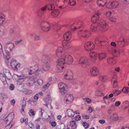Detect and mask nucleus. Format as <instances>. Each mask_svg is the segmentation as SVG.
<instances>
[{
  "mask_svg": "<svg viewBox=\"0 0 129 129\" xmlns=\"http://www.w3.org/2000/svg\"><path fill=\"white\" fill-rule=\"evenodd\" d=\"M64 53V49L62 48L59 47L56 50V55L57 56L60 55L62 56L56 62L57 71L58 72H61L64 68V65L66 64H70L73 61V58L71 56Z\"/></svg>",
  "mask_w": 129,
  "mask_h": 129,
  "instance_id": "f257e3e1",
  "label": "nucleus"
},
{
  "mask_svg": "<svg viewBox=\"0 0 129 129\" xmlns=\"http://www.w3.org/2000/svg\"><path fill=\"white\" fill-rule=\"evenodd\" d=\"M100 13L97 12L93 16L91 19V20L94 21L95 22L92 23L91 27L90 29L93 32L97 30V27L99 28V15Z\"/></svg>",
  "mask_w": 129,
  "mask_h": 129,
  "instance_id": "f03ea898",
  "label": "nucleus"
},
{
  "mask_svg": "<svg viewBox=\"0 0 129 129\" xmlns=\"http://www.w3.org/2000/svg\"><path fill=\"white\" fill-rule=\"evenodd\" d=\"M47 8L49 10H52L54 9L55 6L52 4L47 5L45 6L41 7L37 13V15L39 18H41L43 16L44 11L46 10Z\"/></svg>",
  "mask_w": 129,
  "mask_h": 129,
  "instance_id": "7ed1b4c3",
  "label": "nucleus"
},
{
  "mask_svg": "<svg viewBox=\"0 0 129 129\" xmlns=\"http://www.w3.org/2000/svg\"><path fill=\"white\" fill-rule=\"evenodd\" d=\"M40 25L41 29L44 32H48L51 28L50 24L45 20H43L41 22Z\"/></svg>",
  "mask_w": 129,
  "mask_h": 129,
  "instance_id": "20e7f679",
  "label": "nucleus"
},
{
  "mask_svg": "<svg viewBox=\"0 0 129 129\" xmlns=\"http://www.w3.org/2000/svg\"><path fill=\"white\" fill-rule=\"evenodd\" d=\"M78 63L82 67L86 68L89 64V61L88 58L85 57H81L79 59Z\"/></svg>",
  "mask_w": 129,
  "mask_h": 129,
  "instance_id": "39448f33",
  "label": "nucleus"
},
{
  "mask_svg": "<svg viewBox=\"0 0 129 129\" xmlns=\"http://www.w3.org/2000/svg\"><path fill=\"white\" fill-rule=\"evenodd\" d=\"M40 66L38 65H35L33 67V68H30L27 69V71L29 75H31L35 73H40L42 72Z\"/></svg>",
  "mask_w": 129,
  "mask_h": 129,
  "instance_id": "423d86ee",
  "label": "nucleus"
},
{
  "mask_svg": "<svg viewBox=\"0 0 129 129\" xmlns=\"http://www.w3.org/2000/svg\"><path fill=\"white\" fill-rule=\"evenodd\" d=\"M68 2L64 0H57L56 4L57 6L60 9H63L68 5Z\"/></svg>",
  "mask_w": 129,
  "mask_h": 129,
  "instance_id": "0eeeda50",
  "label": "nucleus"
},
{
  "mask_svg": "<svg viewBox=\"0 0 129 129\" xmlns=\"http://www.w3.org/2000/svg\"><path fill=\"white\" fill-rule=\"evenodd\" d=\"M63 78L68 80H71L73 79V72L70 70H66L64 73Z\"/></svg>",
  "mask_w": 129,
  "mask_h": 129,
  "instance_id": "6e6552de",
  "label": "nucleus"
},
{
  "mask_svg": "<svg viewBox=\"0 0 129 129\" xmlns=\"http://www.w3.org/2000/svg\"><path fill=\"white\" fill-rule=\"evenodd\" d=\"M78 36L80 37L88 38L91 35L90 31L87 29H83L79 31L78 33Z\"/></svg>",
  "mask_w": 129,
  "mask_h": 129,
  "instance_id": "1a4fd4ad",
  "label": "nucleus"
},
{
  "mask_svg": "<svg viewBox=\"0 0 129 129\" xmlns=\"http://www.w3.org/2000/svg\"><path fill=\"white\" fill-rule=\"evenodd\" d=\"M99 29L103 31L107 30L108 28V26L105 21L102 20H100L99 19Z\"/></svg>",
  "mask_w": 129,
  "mask_h": 129,
  "instance_id": "9d476101",
  "label": "nucleus"
},
{
  "mask_svg": "<svg viewBox=\"0 0 129 129\" xmlns=\"http://www.w3.org/2000/svg\"><path fill=\"white\" fill-rule=\"evenodd\" d=\"M45 57L46 61L44 63L42 68L44 71H48L50 69L49 63L50 60V58L48 56H45Z\"/></svg>",
  "mask_w": 129,
  "mask_h": 129,
  "instance_id": "9b49d317",
  "label": "nucleus"
},
{
  "mask_svg": "<svg viewBox=\"0 0 129 129\" xmlns=\"http://www.w3.org/2000/svg\"><path fill=\"white\" fill-rule=\"evenodd\" d=\"M17 60L14 59H11L10 61V66L11 68L14 70H17L20 66V64L16 62Z\"/></svg>",
  "mask_w": 129,
  "mask_h": 129,
  "instance_id": "f8f14e48",
  "label": "nucleus"
},
{
  "mask_svg": "<svg viewBox=\"0 0 129 129\" xmlns=\"http://www.w3.org/2000/svg\"><path fill=\"white\" fill-rule=\"evenodd\" d=\"M58 86L59 91L62 95H63L67 93V91L66 89L67 86L65 84L60 82L58 84Z\"/></svg>",
  "mask_w": 129,
  "mask_h": 129,
  "instance_id": "ddd939ff",
  "label": "nucleus"
},
{
  "mask_svg": "<svg viewBox=\"0 0 129 129\" xmlns=\"http://www.w3.org/2000/svg\"><path fill=\"white\" fill-rule=\"evenodd\" d=\"M62 99L64 102L68 104L73 100L74 98L72 94H67Z\"/></svg>",
  "mask_w": 129,
  "mask_h": 129,
  "instance_id": "4468645a",
  "label": "nucleus"
},
{
  "mask_svg": "<svg viewBox=\"0 0 129 129\" xmlns=\"http://www.w3.org/2000/svg\"><path fill=\"white\" fill-rule=\"evenodd\" d=\"M95 47L94 44L90 42H88L84 44L85 49L87 51L92 50Z\"/></svg>",
  "mask_w": 129,
  "mask_h": 129,
  "instance_id": "2eb2a0df",
  "label": "nucleus"
},
{
  "mask_svg": "<svg viewBox=\"0 0 129 129\" xmlns=\"http://www.w3.org/2000/svg\"><path fill=\"white\" fill-rule=\"evenodd\" d=\"M10 39L12 40H13L14 38H16L18 36V34L14 30V28H11L9 30Z\"/></svg>",
  "mask_w": 129,
  "mask_h": 129,
  "instance_id": "dca6fc26",
  "label": "nucleus"
},
{
  "mask_svg": "<svg viewBox=\"0 0 129 129\" xmlns=\"http://www.w3.org/2000/svg\"><path fill=\"white\" fill-rule=\"evenodd\" d=\"M119 3L116 1H112L107 4L106 5L107 8H116L119 5Z\"/></svg>",
  "mask_w": 129,
  "mask_h": 129,
  "instance_id": "f3484780",
  "label": "nucleus"
},
{
  "mask_svg": "<svg viewBox=\"0 0 129 129\" xmlns=\"http://www.w3.org/2000/svg\"><path fill=\"white\" fill-rule=\"evenodd\" d=\"M5 76L3 74L0 73V79L2 81V82L3 83L4 85L6 87H7L8 84L7 81V80H8V78L6 76V74L5 73H4Z\"/></svg>",
  "mask_w": 129,
  "mask_h": 129,
  "instance_id": "a211bd4d",
  "label": "nucleus"
},
{
  "mask_svg": "<svg viewBox=\"0 0 129 129\" xmlns=\"http://www.w3.org/2000/svg\"><path fill=\"white\" fill-rule=\"evenodd\" d=\"M82 25V21H79L76 22L72 25L71 26H69V28H71L72 29L75 30L77 28H80Z\"/></svg>",
  "mask_w": 129,
  "mask_h": 129,
  "instance_id": "6ab92c4d",
  "label": "nucleus"
},
{
  "mask_svg": "<svg viewBox=\"0 0 129 129\" xmlns=\"http://www.w3.org/2000/svg\"><path fill=\"white\" fill-rule=\"evenodd\" d=\"M72 37L71 31H69L66 32L63 35V38L65 40L68 41L70 40Z\"/></svg>",
  "mask_w": 129,
  "mask_h": 129,
  "instance_id": "aec40b11",
  "label": "nucleus"
},
{
  "mask_svg": "<svg viewBox=\"0 0 129 129\" xmlns=\"http://www.w3.org/2000/svg\"><path fill=\"white\" fill-rule=\"evenodd\" d=\"M90 72L92 76H96L99 73V70L97 68L94 67L90 69Z\"/></svg>",
  "mask_w": 129,
  "mask_h": 129,
  "instance_id": "412c9836",
  "label": "nucleus"
},
{
  "mask_svg": "<svg viewBox=\"0 0 129 129\" xmlns=\"http://www.w3.org/2000/svg\"><path fill=\"white\" fill-rule=\"evenodd\" d=\"M8 44L7 43L6 44L4 47L6 53V55L4 56V59L7 65L8 64Z\"/></svg>",
  "mask_w": 129,
  "mask_h": 129,
  "instance_id": "4be33fe9",
  "label": "nucleus"
},
{
  "mask_svg": "<svg viewBox=\"0 0 129 129\" xmlns=\"http://www.w3.org/2000/svg\"><path fill=\"white\" fill-rule=\"evenodd\" d=\"M107 3L106 0H98L97 1V4L100 7H104Z\"/></svg>",
  "mask_w": 129,
  "mask_h": 129,
  "instance_id": "5701e85b",
  "label": "nucleus"
},
{
  "mask_svg": "<svg viewBox=\"0 0 129 129\" xmlns=\"http://www.w3.org/2000/svg\"><path fill=\"white\" fill-rule=\"evenodd\" d=\"M27 81L29 84L30 85H32L35 83H36L35 82V78L33 76H31L29 77L27 80Z\"/></svg>",
  "mask_w": 129,
  "mask_h": 129,
  "instance_id": "b1692460",
  "label": "nucleus"
},
{
  "mask_svg": "<svg viewBox=\"0 0 129 129\" xmlns=\"http://www.w3.org/2000/svg\"><path fill=\"white\" fill-rule=\"evenodd\" d=\"M117 77L116 75L113 76L111 80V82H113V87H115L117 85V83L116 81Z\"/></svg>",
  "mask_w": 129,
  "mask_h": 129,
  "instance_id": "393cba45",
  "label": "nucleus"
},
{
  "mask_svg": "<svg viewBox=\"0 0 129 129\" xmlns=\"http://www.w3.org/2000/svg\"><path fill=\"white\" fill-rule=\"evenodd\" d=\"M116 60L112 57H110L108 58L107 62L108 63L111 64H114L116 62Z\"/></svg>",
  "mask_w": 129,
  "mask_h": 129,
  "instance_id": "a878e982",
  "label": "nucleus"
},
{
  "mask_svg": "<svg viewBox=\"0 0 129 129\" xmlns=\"http://www.w3.org/2000/svg\"><path fill=\"white\" fill-rule=\"evenodd\" d=\"M90 55L92 60L94 61L96 59L97 55L96 53L91 52L90 53Z\"/></svg>",
  "mask_w": 129,
  "mask_h": 129,
  "instance_id": "bb28decb",
  "label": "nucleus"
},
{
  "mask_svg": "<svg viewBox=\"0 0 129 129\" xmlns=\"http://www.w3.org/2000/svg\"><path fill=\"white\" fill-rule=\"evenodd\" d=\"M110 52L116 57H118L120 56V52L118 51H117L115 49H113L110 51Z\"/></svg>",
  "mask_w": 129,
  "mask_h": 129,
  "instance_id": "cd10ccee",
  "label": "nucleus"
},
{
  "mask_svg": "<svg viewBox=\"0 0 129 129\" xmlns=\"http://www.w3.org/2000/svg\"><path fill=\"white\" fill-rule=\"evenodd\" d=\"M63 47L64 49H68L71 47L70 44L67 41H63Z\"/></svg>",
  "mask_w": 129,
  "mask_h": 129,
  "instance_id": "c85d7f7f",
  "label": "nucleus"
},
{
  "mask_svg": "<svg viewBox=\"0 0 129 129\" xmlns=\"http://www.w3.org/2000/svg\"><path fill=\"white\" fill-rule=\"evenodd\" d=\"M15 47V46L13 43L12 42L9 43V49L10 52H12Z\"/></svg>",
  "mask_w": 129,
  "mask_h": 129,
  "instance_id": "c756f323",
  "label": "nucleus"
},
{
  "mask_svg": "<svg viewBox=\"0 0 129 129\" xmlns=\"http://www.w3.org/2000/svg\"><path fill=\"white\" fill-rule=\"evenodd\" d=\"M69 125L72 127V129H76L77 125L75 121L72 120L70 121Z\"/></svg>",
  "mask_w": 129,
  "mask_h": 129,
  "instance_id": "7c9ffc66",
  "label": "nucleus"
},
{
  "mask_svg": "<svg viewBox=\"0 0 129 129\" xmlns=\"http://www.w3.org/2000/svg\"><path fill=\"white\" fill-rule=\"evenodd\" d=\"M67 113L68 116L70 117H73L75 114L74 112L70 109H68L67 110Z\"/></svg>",
  "mask_w": 129,
  "mask_h": 129,
  "instance_id": "2f4dec72",
  "label": "nucleus"
},
{
  "mask_svg": "<svg viewBox=\"0 0 129 129\" xmlns=\"http://www.w3.org/2000/svg\"><path fill=\"white\" fill-rule=\"evenodd\" d=\"M105 41L103 39H101V38H97L96 39L95 43L96 45H98H98H101V43L104 42Z\"/></svg>",
  "mask_w": 129,
  "mask_h": 129,
  "instance_id": "473e14b6",
  "label": "nucleus"
},
{
  "mask_svg": "<svg viewBox=\"0 0 129 129\" xmlns=\"http://www.w3.org/2000/svg\"><path fill=\"white\" fill-rule=\"evenodd\" d=\"M106 56V55L104 53H102L98 54L99 59L100 61L105 58Z\"/></svg>",
  "mask_w": 129,
  "mask_h": 129,
  "instance_id": "72a5a7b5",
  "label": "nucleus"
},
{
  "mask_svg": "<svg viewBox=\"0 0 129 129\" xmlns=\"http://www.w3.org/2000/svg\"><path fill=\"white\" fill-rule=\"evenodd\" d=\"M5 20V17L4 15L2 13H0V25L3 23Z\"/></svg>",
  "mask_w": 129,
  "mask_h": 129,
  "instance_id": "f704fd0d",
  "label": "nucleus"
},
{
  "mask_svg": "<svg viewBox=\"0 0 129 129\" xmlns=\"http://www.w3.org/2000/svg\"><path fill=\"white\" fill-rule=\"evenodd\" d=\"M59 13V11L58 10L55 9L51 12V14L53 16L56 17L58 16Z\"/></svg>",
  "mask_w": 129,
  "mask_h": 129,
  "instance_id": "c9c22d12",
  "label": "nucleus"
},
{
  "mask_svg": "<svg viewBox=\"0 0 129 129\" xmlns=\"http://www.w3.org/2000/svg\"><path fill=\"white\" fill-rule=\"evenodd\" d=\"M27 77V76L25 75L22 74L19 76L20 82L23 81L24 79Z\"/></svg>",
  "mask_w": 129,
  "mask_h": 129,
  "instance_id": "e433bc0d",
  "label": "nucleus"
},
{
  "mask_svg": "<svg viewBox=\"0 0 129 129\" xmlns=\"http://www.w3.org/2000/svg\"><path fill=\"white\" fill-rule=\"evenodd\" d=\"M111 117L113 119V120L114 121H117L118 119V116L116 114H113Z\"/></svg>",
  "mask_w": 129,
  "mask_h": 129,
  "instance_id": "4c0bfd02",
  "label": "nucleus"
},
{
  "mask_svg": "<svg viewBox=\"0 0 129 129\" xmlns=\"http://www.w3.org/2000/svg\"><path fill=\"white\" fill-rule=\"evenodd\" d=\"M95 94L97 96H102L104 94L102 91L98 90L96 91Z\"/></svg>",
  "mask_w": 129,
  "mask_h": 129,
  "instance_id": "58836bf2",
  "label": "nucleus"
},
{
  "mask_svg": "<svg viewBox=\"0 0 129 129\" xmlns=\"http://www.w3.org/2000/svg\"><path fill=\"white\" fill-rule=\"evenodd\" d=\"M118 43L119 45L121 47H123L124 45V40L122 38L121 41L118 42Z\"/></svg>",
  "mask_w": 129,
  "mask_h": 129,
  "instance_id": "ea45409f",
  "label": "nucleus"
},
{
  "mask_svg": "<svg viewBox=\"0 0 129 129\" xmlns=\"http://www.w3.org/2000/svg\"><path fill=\"white\" fill-rule=\"evenodd\" d=\"M13 78L16 81L20 82L19 76L14 74L13 75Z\"/></svg>",
  "mask_w": 129,
  "mask_h": 129,
  "instance_id": "a19ab883",
  "label": "nucleus"
},
{
  "mask_svg": "<svg viewBox=\"0 0 129 129\" xmlns=\"http://www.w3.org/2000/svg\"><path fill=\"white\" fill-rule=\"evenodd\" d=\"M14 113L13 112H11L9 114V118L10 119V121H12L14 118Z\"/></svg>",
  "mask_w": 129,
  "mask_h": 129,
  "instance_id": "79ce46f5",
  "label": "nucleus"
},
{
  "mask_svg": "<svg viewBox=\"0 0 129 129\" xmlns=\"http://www.w3.org/2000/svg\"><path fill=\"white\" fill-rule=\"evenodd\" d=\"M0 95L4 99H7L8 96L6 94L4 93H0Z\"/></svg>",
  "mask_w": 129,
  "mask_h": 129,
  "instance_id": "37998d69",
  "label": "nucleus"
},
{
  "mask_svg": "<svg viewBox=\"0 0 129 129\" xmlns=\"http://www.w3.org/2000/svg\"><path fill=\"white\" fill-rule=\"evenodd\" d=\"M37 82L38 84V86H41L42 85L43 81V80L41 79H38L37 81Z\"/></svg>",
  "mask_w": 129,
  "mask_h": 129,
  "instance_id": "c03bdc74",
  "label": "nucleus"
},
{
  "mask_svg": "<svg viewBox=\"0 0 129 129\" xmlns=\"http://www.w3.org/2000/svg\"><path fill=\"white\" fill-rule=\"evenodd\" d=\"M122 91L125 93H127L129 92V88L128 87H124L122 89Z\"/></svg>",
  "mask_w": 129,
  "mask_h": 129,
  "instance_id": "a18cd8bd",
  "label": "nucleus"
},
{
  "mask_svg": "<svg viewBox=\"0 0 129 129\" xmlns=\"http://www.w3.org/2000/svg\"><path fill=\"white\" fill-rule=\"evenodd\" d=\"M121 92V91L117 90H113V92L115 96H117L120 94Z\"/></svg>",
  "mask_w": 129,
  "mask_h": 129,
  "instance_id": "49530a36",
  "label": "nucleus"
},
{
  "mask_svg": "<svg viewBox=\"0 0 129 129\" xmlns=\"http://www.w3.org/2000/svg\"><path fill=\"white\" fill-rule=\"evenodd\" d=\"M70 4L71 6H74L76 4V2L75 0H69Z\"/></svg>",
  "mask_w": 129,
  "mask_h": 129,
  "instance_id": "de8ad7c7",
  "label": "nucleus"
},
{
  "mask_svg": "<svg viewBox=\"0 0 129 129\" xmlns=\"http://www.w3.org/2000/svg\"><path fill=\"white\" fill-rule=\"evenodd\" d=\"M28 113L30 116H34L35 115V111L33 109H31L29 110Z\"/></svg>",
  "mask_w": 129,
  "mask_h": 129,
  "instance_id": "09e8293b",
  "label": "nucleus"
},
{
  "mask_svg": "<svg viewBox=\"0 0 129 129\" xmlns=\"http://www.w3.org/2000/svg\"><path fill=\"white\" fill-rule=\"evenodd\" d=\"M112 12L111 11H107L106 12L105 15L107 17H109L111 16Z\"/></svg>",
  "mask_w": 129,
  "mask_h": 129,
  "instance_id": "8fccbe9b",
  "label": "nucleus"
},
{
  "mask_svg": "<svg viewBox=\"0 0 129 129\" xmlns=\"http://www.w3.org/2000/svg\"><path fill=\"white\" fill-rule=\"evenodd\" d=\"M100 80L103 81H104L106 79V77L104 76H101L100 77Z\"/></svg>",
  "mask_w": 129,
  "mask_h": 129,
  "instance_id": "3c124183",
  "label": "nucleus"
},
{
  "mask_svg": "<svg viewBox=\"0 0 129 129\" xmlns=\"http://www.w3.org/2000/svg\"><path fill=\"white\" fill-rule=\"evenodd\" d=\"M83 126L85 128H87L89 126V124L87 123L86 122H84L82 124Z\"/></svg>",
  "mask_w": 129,
  "mask_h": 129,
  "instance_id": "603ef678",
  "label": "nucleus"
},
{
  "mask_svg": "<svg viewBox=\"0 0 129 129\" xmlns=\"http://www.w3.org/2000/svg\"><path fill=\"white\" fill-rule=\"evenodd\" d=\"M40 39V36L38 35H35L34 37V40L36 41L39 40Z\"/></svg>",
  "mask_w": 129,
  "mask_h": 129,
  "instance_id": "864d4df0",
  "label": "nucleus"
},
{
  "mask_svg": "<svg viewBox=\"0 0 129 129\" xmlns=\"http://www.w3.org/2000/svg\"><path fill=\"white\" fill-rule=\"evenodd\" d=\"M9 89L11 90H13L15 88V86L14 85L11 84L10 85L9 87Z\"/></svg>",
  "mask_w": 129,
  "mask_h": 129,
  "instance_id": "5fc2aeb1",
  "label": "nucleus"
},
{
  "mask_svg": "<svg viewBox=\"0 0 129 129\" xmlns=\"http://www.w3.org/2000/svg\"><path fill=\"white\" fill-rule=\"evenodd\" d=\"M116 18L115 17H112L110 18V20L111 21L114 22L116 21Z\"/></svg>",
  "mask_w": 129,
  "mask_h": 129,
  "instance_id": "6e6d98bb",
  "label": "nucleus"
},
{
  "mask_svg": "<svg viewBox=\"0 0 129 129\" xmlns=\"http://www.w3.org/2000/svg\"><path fill=\"white\" fill-rule=\"evenodd\" d=\"M121 104V102L119 101L116 102L115 103V106L116 107H118Z\"/></svg>",
  "mask_w": 129,
  "mask_h": 129,
  "instance_id": "4d7b16f0",
  "label": "nucleus"
},
{
  "mask_svg": "<svg viewBox=\"0 0 129 129\" xmlns=\"http://www.w3.org/2000/svg\"><path fill=\"white\" fill-rule=\"evenodd\" d=\"M81 119V117L80 116L78 115L76 116L75 119L76 121H78L80 120Z\"/></svg>",
  "mask_w": 129,
  "mask_h": 129,
  "instance_id": "13d9d810",
  "label": "nucleus"
},
{
  "mask_svg": "<svg viewBox=\"0 0 129 129\" xmlns=\"http://www.w3.org/2000/svg\"><path fill=\"white\" fill-rule=\"evenodd\" d=\"M49 85H50L49 84H48L44 85L43 86V87L45 89H47L48 88Z\"/></svg>",
  "mask_w": 129,
  "mask_h": 129,
  "instance_id": "bf43d9fd",
  "label": "nucleus"
},
{
  "mask_svg": "<svg viewBox=\"0 0 129 129\" xmlns=\"http://www.w3.org/2000/svg\"><path fill=\"white\" fill-rule=\"evenodd\" d=\"M22 41V40L21 39L19 41H16L15 42V44L16 45H18L21 43Z\"/></svg>",
  "mask_w": 129,
  "mask_h": 129,
  "instance_id": "052dcab7",
  "label": "nucleus"
},
{
  "mask_svg": "<svg viewBox=\"0 0 129 129\" xmlns=\"http://www.w3.org/2000/svg\"><path fill=\"white\" fill-rule=\"evenodd\" d=\"M105 103L107 105H109L110 103V101L108 99L104 101Z\"/></svg>",
  "mask_w": 129,
  "mask_h": 129,
  "instance_id": "680f3d73",
  "label": "nucleus"
},
{
  "mask_svg": "<svg viewBox=\"0 0 129 129\" xmlns=\"http://www.w3.org/2000/svg\"><path fill=\"white\" fill-rule=\"evenodd\" d=\"M40 112H41V115L42 117L43 115V112H44V110H43L42 108H40Z\"/></svg>",
  "mask_w": 129,
  "mask_h": 129,
  "instance_id": "e2e57ef3",
  "label": "nucleus"
},
{
  "mask_svg": "<svg viewBox=\"0 0 129 129\" xmlns=\"http://www.w3.org/2000/svg\"><path fill=\"white\" fill-rule=\"evenodd\" d=\"M82 117L84 119H88L89 118V117L87 115H82Z\"/></svg>",
  "mask_w": 129,
  "mask_h": 129,
  "instance_id": "0e129e2a",
  "label": "nucleus"
},
{
  "mask_svg": "<svg viewBox=\"0 0 129 129\" xmlns=\"http://www.w3.org/2000/svg\"><path fill=\"white\" fill-rule=\"evenodd\" d=\"M123 3L124 4H128L129 3V0H123Z\"/></svg>",
  "mask_w": 129,
  "mask_h": 129,
  "instance_id": "69168bd1",
  "label": "nucleus"
},
{
  "mask_svg": "<svg viewBox=\"0 0 129 129\" xmlns=\"http://www.w3.org/2000/svg\"><path fill=\"white\" fill-rule=\"evenodd\" d=\"M15 100L14 99H13L11 101V104L14 106L15 103Z\"/></svg>",
  "mask_w": 129,
  "mask_h": 129,
  "instance_id": "338daca9",
  "label": "nucleus"
},
{
  "mask_svg": "<svg viewBox=\"0 0 129 129\" xmlns=\"http://www.w3.org/2000/svg\"><path fill=\"white\" fill-rule=\"evenodd\" d=\"M39 97L38 96V94H36L34 97V99L37 100L38 99Z\"/></svg>",
  "mask_w": 129,
  "mask_h": 129,
  "instance_id": "774afa93",
  "label": "nucleus"
}]
</instances>
